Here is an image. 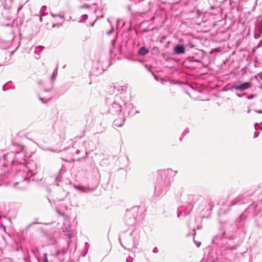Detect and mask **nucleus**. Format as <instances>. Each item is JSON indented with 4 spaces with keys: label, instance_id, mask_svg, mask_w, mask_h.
I'll list each match as a JSON object with an SVG mask.
<instances>
[{
    "label": "nucleus",
    "instance_id": "1",
    "mask_svg": "<svg viewBox=\"0 0 262 262\" xmlns=\"http://www.w3.org/2000/svg\"><path fill=\"white\" fill-rule=\"evenodd\" d=\"M251 216H254L256 225L261 227L262 226V199H260L259 201L252 203L246 208L231 225V230L227 229V231L234 233L238 230H241L245 233V228Z\"/></svg>",
    "mask_w": 262,
    "mask_h": 262
},
{
    "label": "nucleus",
    "instance_id": "2",
    "mask_svg": "<svg viewBox=\"0 0 262 262\" xmlns=\"http://www.w3.org/2000/svg\"><path fill=\"white\" fill-rule=\"evenodd\" d=\"M106 104L107 105V112L113 115L121 114L124 116H133L138 111L134 112L133 105L125 99L123 93L116 95H109L106 98Z\"/></svg>",
    "mask_w": 262,
    "mask_h": 262
},
{
    "label": "nucleus",
    "instance_id": "3",
    "mask_svg": "<svg viewBox=\"0 0 262 262\" xmlns=\"http://www.w3.org/2000/svg\"><path fill=\"white\" fill-rule=\"evenodd\" d=\"M140 238L139 231L137 229H134L128 232L125 231L122 232L119 237V241L121 246L128 251L137 248Z\"/></svg>",
    "mask_w": 262,
    "mask_h": 262
},
{
    "label": "nucleus",
    "instance_id": "4",
    "mask_svg": "<svg viewBox=\"0 0 262 262\" xmlns=\"http://www.w3.org/2000/svg\"><path fill=\"white\" fill-rule=\"evenodd\" d=\"M225 231H223L215 235L212 239V243L219 247L223 254H226L228 251H234L236 249V245L231 244L230 242L234 239V236L231 235L228 239L225 237Z\"/></svg>",
    "mask_w": 262,
    "mask_h": 262
},
{
    "label": "nucleus",
    "instance_id": "5",
    "mask_svg": "<svg viewBox=\"0 0 262 262\" xmlns=\"http://www.w3.org/2000/svg\"><path fill=\"white\" fill-rule=\"evenodd\" d=\"M171 184L170 178L166 171L162 172L160 178L157 180L155 188V195L160 197L164 195Z\"/></svg>",
    "mask_w": 262,
    "mask_h": 262
},
{
    "label": "nucleus",
    "instance_id": "6",
    "mask_svg": "<svg viewBox=\"0 0 262 262\" xmlns=\"http://www.w3.org/2000/svg\"><path fill=\"white\" fill-rule=\"evenodd\" d=\"M251 87V83L244 82L238 84H233L231 86V90H235L239 91H243Z\"/></svg>",
    "mask_w": 262,
    "mask_h": 262
},
{
    "label": "nucleus",
    "instance_id": "7",
    "mask_svg": "<svg viewBox=\"0 0 262 262\" xmlns=\"http://www.w3.org/2000/svg\"><path fill=\"white\" fill-rule=\"evenodd\" d=\"M125 223L128 226H132L135 224L136 218L133 216L130 212H127L125 215Z\"/></svg>",
    "mask_w": 262,
    "mask_h": 262
},
{
    "label": "nucleus",
    "instance_id": "8",
    "mask_svg": "<svg viewBox=\"0 0 262 262\" xmlns=\"http://www.w3.org/2000/svg\"><path fill=\"white\" fill-rule=\"evenodd\" d=\"M185 52V47L184 45H177L174 47L173 53L175 54H184Z\"/></svg>",
    "mask_w": 262,
    "mask_h": 262
},
{
    "label": "nucleus",
    "instance_id": "9",
    "mask_svg": "<svg viewBox=\"0 0 262 262\" xmlns=\"http://www.w3.org/2000/svg\"><path fill=\"white\" fill-rule=\"evenodd\" d=\"M213 253H209L203 257L201 262H215L216 258L213 257Z\"/></svg>",
    "mask_w": 262,
    "mask_h": 262
},
{
    "label": "nucleus",
    "instance_id": "10",
    "mask_svg": "<svg viewBox=\"0 0 262 262\" xmlns=\"http://www.w3.org/2000/svg\"><path fill=\"white\" fill-rule=\"evenodd\" d=\"M66 254V252L63 250H58L56 252V256L60 262H63L64 261V255Z\"/></svg>",
    "mask_w": 262,
    "mask_h": 262
},
{
    "label": "nucleus",
    "instance_id": "11",
    "mask_svg": "<svg viewBox=\"0 0 262 262\" xmlns=\"http://www.w3.org/2000/svg\"><path fill=\"white\" fill-rule=\"evenodd\" d=\"M122 116H123V117L121 118V119L120 120L116 119L114 121V124L115 125L118 126V127H120L123 125V124H124V122L125 121V118L127 116H124V115H122Z\"/></svg>",
    "mask_w": 262,
    "mask_h": 262
},
{
    "label": "nucleus",
    "instance_id": "12",
    "mask_svg": "<svg viewBox=\"0 0 262 262\" xmlns=\"http://www.w3.org/2000/svg\"><path fill=\"white\" fill-rule=\"evenodd\" d=\"M149 52V49L145 47H141L138 51V55L140 56H144Z\"/></svg>",
    "mask_w": 262,
    "mask_h": 262
},
{
    "label": "nucleus",
    "instance_id": "13",
    "mask_svg": "<svg viewBox=\"0 0 262 262\" xmlns=\"http://www.w3.org/2000/svg\"><path fill=\"white\" fill-rule=\"evenodd\" d=\"M244 203L242 199L239 198H236L232 200L230 204V206H233L235 205H241Z\"/></svg>",
    "mask_w": 262,
    "mask_h": 262
},
{
    "label": "nucleus",
    "instance_id": "14",
    "mask_svg": "<svg viewBox=\"0 0 262 262\" xmlns=\"http://www.w3.org/2000/svg\"><path fill=\"white\" fill-rule=\"evenodd\" d=\"M44 49V47L42 46H36L34 49V53L37 54V56H35L36 59L39 58V53Z\"/></svg>",
    "mask_w": 262,
    "mask_h": 262
},
{
    "label": "nucleus",
    "instance_id": "15",
    "mask_svg": "<svg viewBox=\"0 0 262 262\" xmlns=\"http://www.w3.org/2000/svg\"><path fill=\"white\" fill-rule=\"evenodd\" d=\"M187 214L186 211H184V207L183 206L180 207L178 209V217H180L181 216H185Z\"/></svg>",
    "mask_w": 262,
    "mask_h": 262
},
{
    "label": "nucleus",
    "instance_id": "16",
    "mask_svg": "<svg viewBox=\"0 0 262 262\" xmlns=\"http://www.w3.org/2000/svg\"><path fill=\"white\" fill-rule=\"evenodd\" d=\"M186 60L190 62H201L200 59H196L194 56H188Z\"/></svg>",
    "mask_w": 262,
    "mask_h": 262
},
{
    "label": "nucleus",
    "instance_id": "17",
    "mask_svg": "<svg viewBox=\"0 0 262 262\" xmlns=\"http://www.w3.org/2000/svg\"><path fill=\"white\" fill-rule=\"evenodd\" d=\"M89 244L88 242H85V250L84 251H83L82 253H81V255L83 256V257H84L85 256V255H86L88 252V249H89Z\"/></svg>",
    "mask_w": 262,
    "mask_h": 262
},
{
    "label": "nucleus",
    "instance_id": "18",
    "mask_svg": "<svg viewBox=\"0 0 262 262\" xmlns=\"http://www.w3.org/2000/svg\"><path fill=\"white\" fill-rule=\"evenodd\" d=\"M57 70H58V67H57L52 74L51 78L52 81H53L54 79L56 78V77L57 76Z\"/></svg>",
    "mask_w": 262,
    "mask_h": 262
},
{
    "label": "nucleus",
    "instance_id": "19",
    "mask_svg": "<svg viewBox=\"0 0 262 262\" xmlns=\"http://www.w3.org/2000/svg\"><path fill=\"white\" fill-rule=\"evenodd\" d=\"M75 188H76L77 189L81 190L83 192H87L88 190H89V189L87 187H80L78 185H76L75 186Z\"/></svg>",
    "mask_w": 262,
    "mask_h": 262
},
{
    "label": "nucleus",
    "instance_id": "20",
    "mask_svg": "<svg viewBox=\"0 0 262 262\" xmlns=\"http://www.w3.org/2000/svg\"><path fill=\"white\" fill-rule=\"evenodd\" d=\"M51 15L53 17H60L61 19H62V22H64V20H65V18L63 16V15H61V14H55L53 13H51Z\"/></svg>",
    "mask_w": 262,
    "mask_h": 262
},
{
    "label": "nucleus",
    "instance_id": "21",
    "mask_svg": "<svg viewBox=\"0 0 262 262\" xmlns=\"http://www.w3.org/2000/svg\"><path fill=\"white\" fill-rule=\"evenodd\" d=\"M259 78L261 80H262V72H260L258 73L257 75H256L254 77H252L251 78V80L253 79H255L257 80H258V78Z\"/></svg>",
    "mask_w": 262,
    "mask_h": 262
},
{
    "label": "nucleus",
    "instance_id": "22",
    "mask_svg": "<svg viewBox=\"0 0 262 262\" xmlns=\"http://www.w3.org/2000/svg\"><path fill=\"white\" fill-rule=\"evenodd\" d=\"M88 17V15L86 14H83L81 16V19L79 21V22H82L86 20Z\"/></svg>",
    "mask_w": 262,
    "mask_h": 262
},
{
    "label": "nucleus",
    "instance_id": "23",
    "mask_svg": "<svg viewBox=\"0 0 262 262\" xmlns=\"http://www.w3.org/2000/svg\"><path fill=\"white\" fill-rule=\"evenodd\" d=\"M96 69L99 71L98 73L101 74L103 73L104 71L105 70L104 67H102L100 69L99 67L96 68Z\"/></svg>",
    "mask_w": 262,
    "mask_h": 262
},
{
    "label": "nucleus",
    "instance_id": "24",
    "mask_svg": "<svg viewBox=\"0 0 262 262\" xmlns=\"http://www.w3.org/2000/svg\"><path fill=\"white\" fill-rule=\"evenodd\" d=\"M55 181L56 182H57L56 183V185L57 186H59V184H58V182H60L61 181V176H60V174H59L58 176H57L56 178H55Z\"/></svg>",
    "mask_w": 262,
    "mask_h": 262
},
{
    "label": "nucleus",
    "instance_id": "25",
    "mask_svg": "<svg viewBox=\"0 0 262 262\" xmlns=\"http://www.w3.org/2000/svg\"><path fill=\"white\" fill-rule=\"evenodd\" d=\"M24 260L25 262H31L29 255H26L24 258Z\"/></svg>",
    "mask_w": 262,
    "mask_h": 262
},
{
    "label": "nucleus",
    "instance_id": "26",
    "mask_svg": "<svg viewBox=\"0 0 262 262\" xmlns=\"http://www.w3.org/2000/svg\"><path fill=\"white\" fill-rule=\"evenodd\" d=\"M43 262H49L48 259V255L47 253H45L43 255Z\"/></svg>",
    "mask_w": 262,
    "mask_h": 262
},
{
    "label": "nucleus",
    "instance_id": "27",
    "mask_svg": "<svg viewBox=\"0 0 262 262\" xmlns=\"http://www.w3.org/2000/svg\"><path fill=\"white\" fill-rule=\"evenodd\" d=\"M47 9V7L45 6H43L41 7V9H40V11L41 12V14H46V15L47 14V13H45V11H46Z\"/></svg>",
    "mask_w": 262,
    "mask_h": 262
},
{
    "label": "nucleus",
    "instance_id": "28",
    "mask_svg": "<svg viewBox=\"0 0 262 262\" xmlns=\"http://www.w3.org/2000/svg\"><path fill=\"white\" fill-rule=\"evenodd\" d=\"M63 22H62L61 21V23H57V24H54L53 25H52V28H54L55 27H59L60 26H62V24H63Z\"/></svg>",
    "mask_w": 262,
    "mask_h": 262
},
{
    "label": "nucleus",
    "instance_id": "29",
    "mask_svg": "<svg viewBox=\"0 0 262 262\" xmlns=\"http://www.w3.org/2000/svg\"><path fill=\"white\" fill-rule=\"evenodd\" d=\"M133 258L131 256H128L126 259V262H133Z\"/></svg>",
    "mask_w": 262,
    "mask_h": 262
},
{
    "label": "nucleus",
    "instance_id": "30",
    "mask_svg": "<svg viewBox=\"0 0 262 262\" xmlns=\"http://www.w3.org/2000/svg\"><path fill=\"white\" fill-rule=\"evenodd\" d=\"M126 59L132 61H137V59L134 58L132 56H127L125 57Z\"/></svg>",
    "mask_w": 262,
    "mask_h": 262
},
{
    "label": "nucleus",
    "instance_id": "31",
    "mask_svg": "<svg viewBox=\"0 0 262 262\" xmlns=\"http://www.w3.org/2000/svg\"><path fill=\"white\" fill-rule=\"evenodd\" d=\"M194 45H193L191 42H189L188 44L186 45V47H189V48H192L194 47Z\"/></svg>",
    "mask_w": 262,
    "mask_h": 262
},
{
    "label": "nucleus",
    "instance_id": "32",
    "mask_svg": "<svg viewBox=\"0 0 262 262\" xmlns=\"http://www.w3.org/2000/svg\"><path fill=\"white\" fill-rule=\"evenodd\" d=\"M256 96V94H251V95L248 96L247 99H253L254 97H255Z\"/></svg>",
    "mask_w": 262,
    "mask_h": 262
},
{
    "label": "nucleus",
    "instance_id": "33",
    "mask_svg": "<svg viewBox=\"0 0 262 262\" xmlns=\"http://www.w3.org/2000/svg\"><path fill=\"white\" fill-rule=\"evenodd\" d=\"M7 84H4V85L3 86V88H2V89H3V90L4 91H7L8 90H9V88H8V87H7Z\"/></svg>",
    "mask_w": 262,
    "mask_h": 262
},
{
    "label": "nucleus",
    "instance_id": "34",
    "mask_svg": "<svg viewBox=\"0 0 262 262\" xmlns=\"http://www.w3.org/2000/svg\"><path fill=\"white\" fill-rule=\"evenodd\" d=\"M0 229H2L6 232V227L2 223L0 224Z\"/></svg>",
    "mask_w": 262,
    "mask_h": 262
},
{
    "label": "nucleus",
    "instance_id": "35",
    "mask_svg": "<svg viewBox=\"0 0 262 262\" xmlns=\"http://www.w3.org/2000/svg\"><path fill=\"white\" fill-rule=\"evenodd\" d=\"M158 252H159V250H158V248H157V247H155L153 249V250H152V252H153L154 253H158Z\"/></svg>",
    "mask_w": 262,
    "mask_h": 262
},
{
    "label": "nucleus",
    "instance_id": "36",
    "mask_svg": "<svg viewBox=\"0 0 262 262\" xmlns=\"http://www.w3.org/2000/svg\"><path fill=\"white\" fill-rule=\"evenodd\" d=\"M39 99L43 103H46L47 102V100H45L44 98L42 97H39Z\"/></svg>",
    "mask_w": 262,
    "mask_h": 262
},
{
    "label": "nucleus",
    "instance_id": "37",
    "mask_svg": "<svg viewBox=\"0 0 262 262\" xmlns=\"http://www.w3.org/2000/svg\"><path fill=\"white\" fill-rule=\"evenodd\" d=\"M194 242L197 247L199 248L201 246V243L200 242H196L195 241H194Z\"/></svg>",
    "mask_w": 262,
    "mask_h": 262
},
{
    "label": "nucleus",
    "instance_id": "38",
    "mask_svg": "<svg viewBox=\"0 0 262 262\" xmlns=\"http://www.w3.org/2000/svg\"><path fill=\"white\" fill-rule=\"evenodd\" d=\"M45 15H46V14H41L40 18H39V20L40 22H41L42 21V16H45Z\"/></svg>",
    "mask_w": 262,
    "mask_h": 262
},
{
    "label": "nucleus",
    "instance_id": "39",
    "mask_svg": "<svg viewBox=\"0 0 262 262\" xmlns=\"http://www.w3.org/2000/svg\"><path fill=\"white\" fill-rule=\"evenodd\" d=\"M113 31H114L113 28H112L111 30H110L109 31H108L107 32V34L108 35L111 34L112 33V32H113Z\"/></svg>",
    "mask_w": 262,
    "mask_h": 262
},
{
    "label": "nucleus",
    "instance_id": "40",
    "mask_svg": "<svg viewBox=\"0 0 262 262\" xmlns=\"http://www.w3.org/2000/svg\"><path fill=\"white\" fill-rule=\"evenodd\" d=\"M236 95L238 97H242L244 95H245L246 94H243V95H241V94H239V93H236Z\"/></svg>",
    "mask_w": 262,
    "mask_h": 262
},
{
    "label": "nucleus",
    "instance_id": "41",
    "mask_svg": "<svg viewBox=\"0 0 262 262\" xmlns=\"http://www.w3.org/2000/svg\"><path fill=\"white\" fill-rule=\"evenodd\" d=\"M8 88H9V89H14L15 86L11 84L10 85L8 86Z\"/></svg>",
    "mask_w": 262,
    "mask_h": 262
},
{
    "label": "nucleus",
    "instance_id": "42",
    "mask_svg": "<svg viewBox=\"0 0 262 262\" xmlns=\"http://www.w3.org/2000/svg\"><path fill=\"white\" fill-rule=\"evenodd\" d=\"M188 132H189V130H188V129L187 128L185 129L184 130V131L183 132V133H182V135H183V134L185 135L186 134H187V133H188Z\"/></svg>",
    "mask_w": 262,
    "mask_h": 262
},
{
    "label": "nucleus",
    "instance_id": "43",
    "mask_svg": "<svg viewBox=\"0 0 262 262\" xmlns=\"http://www.w3.org/2000/svg\"><path fill=\"white\" fill-rule=\"evenodd\" d=\"M47 150L53 151V152H59L61 151V150L57 151V150H54L52 149H48Z\"/></svg>",
    "mask_w": 262,
    "mask_h": 262
},
{
    "label": "nucleus",
    "instance_id": "44",
    "mask_svg": "<svg viewBox=\"0 0 262 262\" xmlns=\"http://www.w3.org/2000/svg\"><path fill=\"white\" fill-rule=\"evenodd\" d=\"M259 133L258 132H255L254 134V137L256 138L258 136Z\"/></svg>",
    "mask_w": 262,
    "mask_h": 262
},
{
    "label": "nucleus",
    "instance_id": "45",
    "mask_svg": "<svg viewBox=\"0 0 262 262\" xmlns=\"http://www.w3.org/2000/svg\"><path fill=\"white\" fill-rule=\"evenodd\" d=\"M257 113H258V114H262V110H255V111Z\"/></svg>",
    "mask_w": 262,
    "mask_h": 262
},
{
    "label": "nucleus",
    "instance_id": "46",
    "mask_svg": "<svg viewBox=\"0 0 262 262\" xmlns=\"http://www.w3.org/2000/svg\"><path fill=\"white\" fill-rule=\"evenodd\" d=\"M80 152V150L77 149L75 153L76 155H78V154H79Z\"/></svg>",
    "mask_w": 262,
    "mask_h": 262
},
{
    "label": "nucleus",
    "instance_id": "47",
    "mask_svg": "<svg viewBox=\"0 0 262 262\" xmlns=\"http://www.w3.org/2000/svg\"><path fill=\"white\" fill-rule=\"evenodd\" d=\"M5 1L10 4H12V3L13 2V0H5Z\"/></svg>",
    "mask_w": 262,
    "mask_h": 262
},
{
    "label": "nucleus",
    "instance_id": "48",
    "mask_svg": "<svg viewBox=\"0 0 262 262\" xmlns=\"http://www.w3.org/2000/svg\"><path fill=\"white\" fill-rule=\"evenodd\" d=\"M127 9L129 10V12H131V6L130 5L127 6Z\"/></svg>",
    "mask_w": 262,
    "mask_h": 262
},
{
    "label": "nucleus",
    "instance_id": "49",
    "mask_svg": "<svg viewBox=\"0 0 262 262\" xmlns=\"http://www.w3.org/2000/svg\"><path fill=\"white\" fill-rule=\"evenodd\" d=\"M184 136H185L184 134H183V135H182V134L181 135V136L180 138V141H181L182 140V139H183V138L184 137Z\"/></svg>",
    "mask_w": 262,
    "mask_h": 262
},
{
    "label": "nucleus",
    "instance_id": "50",
    "mask_svg": "<svg viewBox=\"0 0 262 262\" xmlns=\"http://www.w3.org/2000/svg\"><path fill=\"white\" fill-rule=\"evenodd\" d=\"M51 89H44L45 91H46V92H49L51 91Z\"/></svg>",
    "mask_w": 262,
    "mask_h": 262
},
{
    "label": "nucleus",
    "instance_id": "51",
    "mask_svg": "<svg viewBox=\"0 0 262 262\" xmlns=\"http://www.w3.org/2000/svg\"><path fill=\"white\" fill-rule=\"evenodd\" d=\"M32 170H29L28 171V172H27V173H32Z\"/></svg>",
    "mask_w": 262,
    "mask_h": 262
},
{
    "label": "nucleus",
    "instance_id": "52",
    "mask_svg": "<svg viewBox=\"0 0 262 262\" xmlns=\"http://www.w3.org/2000/svg\"><path fill=\"white\" fill-rule=\"evenodd\" d=\"M88 154V152L85 151V156L84 157V159L86 158Z\"/></svg>",
    "mask_w": 262,
    "mask_h": 262
},
{
    "label": "nucleus",
    "instance_id": "53",
    "mask_svg": "<svg viewBox=\"0 0 262 262\" xmlns=\"http://www.w3.org/2000/svg\"><path fill=\"white\" fill-rule=\"evenodd\" d=\"M18 183H15L14 184V187H16V185H18Z\"/></svg>",
    "mask_w": 262,
    "mask_h": 262
},
{
    "label": "nucleus",
    "instance_id": "54",
    "mask_svg": "<svg viewBox=\"0 0 262 262\" xmlns=\"http://www.w3.org/2000/svg\"><path fill=\"white\" fill-rule=\"evenodd\" d=\"M86 7H87V5H85L81 6V8H85Z\"/></svg>",
    "mask_w": 262,
    "mask_h": 262
},
{
    "label": "nucleus",
    "instance_id": "55",
    "mask_svg": "<svg viewBox=\"0 0 262 262\" xmlns=\"http://www.w3.org/2000/svg\"><path fill=\"white\" fill-rule=\"evenodd\" d=\"M145 67L146 69H147L148 70H149V69H148V66H147V64H146V65L145 66Z\"/></svg>",
    "mask_w": 262,
    "mask_h": 262
},
{
    "label": "nucleus",
    "instance_id": "56",
    "mask_svg": "<svg viewBox=\"0 0 262 262\" xmlns=\"http://www.w3.org/2000/svg\"><path fill=\"white\" fill-rule=\"evenodd\" d=\"M63 192L64 193V196H66L67 195V192H65L64 191H63Z\"/></svg>",
    "mask_w": 262,
    "mask_h": 262
},
{
    "label": "nucleus",
    "instance_id": "57",
    "mask_svg": "<svg viewBox=\"0 0 262 262\" xmlns=\"http://www.w3.org/2000/svg\"><path fill=\"white\" fill-rule=\"evenodd\" d=\"M94 22H93V23H91V26H93L94 25Z\"/></svg>",
    "mask_w": 262,
    "mask_h": 262
},
{
    "label": "nucleus",
    "instance_id": "58",
    "mask_svg": "<svg viewBox=\"0 0 262 262\" xmlns=\"http://www.w3.org/2000/svg\"><path fill=\"white\" fill-rule=\"evenodd\" d=\"M76 160L79 161L80 160V158H78V159H76Z\"/></svg>",
    "mask_w": 262,
    "mask_h": 262
},
{
    "label": "nucleus",
    "instance_id": "59",
    "mask_svg": "<svg viewBox=\"0 0 262 262\" xmlns=\"http://www.w3.org/2000/svg\"><path fill=\"white\" fill-rule=\"evenodd\" d=\"M58 213H59V214L63 215V213H61L59 211H58Z\"/></svg>",
    "mask_w": 262,
    "mask_h": 262
},
{
    "label": "nucleus",
    "instance_id": "60",
    "mask_svg": "<svg viewBox=\"0 0 262 262\" xmlns=\"http://www.w3.org/2000/svg\"><path fill=\"white\" fill-rule=\"evenodd\" d=\"M15 161L14 160H13L12 161V163H13V164H14V163H15Z\"/></svg>",
    "mask_w": 262,
    "mask_h": 262
},
{
    "label": "nucleus",
    "instance_id": "61",
    "mask_svg": "<svg viewBox=\"0 0 262 262\" xmlns=\"http://www.w3.org/2000/svg\"><path fill=\"white\" fill-rule=\"evenodd\" d=\"M21 8V7H19L18 9V11H19V10H20Z\"/></svg>",
    "mask_w": 262,
    "mask_h": 262
},
{
    "label": "nucleus",
    "instance_id": "62",
    "mask_svg": "<svg viewBox=\"0 0 262 262\" xmlns=\"http://www.w3.org/2000/svg\"><path fill=\"white\" fill-rule=\"evenodd\" d=\"M25 180H27V181H29V178H28V179L26 178V179H25Z\"/></svg>",
    "mask_w": 262,
    "mask_h": 262
},
{
    "label": "nucleus",
    "instance_id": "63",
    "mask_svg": "<svg viewBox=\"0 0 262 262\" xmlns=\"http://www.w3.org/2000/svg\"><path fill=\"white\" fill-rule=\"evenodd\" d=\"M213 52H216V49H214V51H212V52H211V53H212Z\"/></svg>",
    "mask_w": 262,
    "mask_h": 262
},
{
    "label": "nucleus",
    "instance_id": "64",
    "mask_svg": "<svg viewBox=\"0 0 262 262\" xmlns=\"http://www.w3.org/2000/svg\"><path fill=\"white\" fill-rule=\"evenodd\" d=\"M63 200V199H59L60 201Z\"/></svg>",
    "mask_w": 262,
    "mask_h": 262
}]
</instances>
